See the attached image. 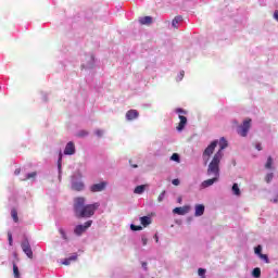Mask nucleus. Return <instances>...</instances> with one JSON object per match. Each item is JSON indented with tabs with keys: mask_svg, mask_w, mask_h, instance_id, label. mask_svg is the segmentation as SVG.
<instances>
[{
	"mask_svg": "<svg viewBox=\"0 0 278 278\" xmlns=\"http://www.w3.org/2000/svg\"><path fill=\"white\" fill-rule=\"evenodd\" d=\"M99 207H101L99 202L86 205V199L84 198H76L74 201V212L77 218H92Z\"/></svg>",
	"mask_w": 278,
	"mask_h": 278,
	"instance_id": "f257e3e1",
	"label": "nucleus"
},
{
	"mask_svg": "<svg viewBox=\"0 0 278 278\" xmlns=\"http://www.w3.org/2000/svg\"><path fill=\"white\" fill-rule=\"evenodd\" d=\"M207 175H214V177L201 182L200 188L202 190L210 188V186H214V184L220 179V165H218V156L212 159L211 163L208 164Z\"/></svg>",
	"mask_w": 278,
	"mask_h": 278,
	"instance_id": "f03ea898",
	"label": "nucleus"
},
{
	"mask_svg": "<svg viewBox=\"0 0 278 278\" xmlns=\"http://www.w3.org/2000/svg\"><path fill=\"white\" fill-rule=\"evenodd\" d=\"M216 147H218V140H213L203 151L202 153V160L204 164H207L210 162V157L214 154V151L216 150Z\"/></svg>",
	"mask_w": 278,
	"mask_h": 278,
	"instance_id": "7ed1b4c3",
	"label": "nucleus"
},
{
	"mask_svg": "<svg viewBox=\"0 0 278 278\" xmlns=\"http://www.w3.org/2000/svg\"><path fill=\"white\" fill-rule=\"evenodd\" d=\"M81 174L79 172L75 173L72 176L71 186L72 190H75L76 192H81L84 190L85 185L84 181H81Z\"/></svg>",
	"mask_w": 278,
	"mask_h": 278,
	"instance_id": "20e7f679",
	"label": "nucleus"
},
{
	"mask_svg": "<svg viewBox=\"0 0 278 278\" xmlns=\"http://www.w3.org/2000/svg\"><path fill=\"white\" fill-rule=\"evenodd\" d=\"M81 68L85 71H92L94 68V54L85 53L83 56Z\"/></svg>",
	"mask_w": 278,
	"mask_h": 278,
	"instance_id": "39448f33",
	"label": "nucleus"
},
{
	"mask_svg": "<svg viewBox=\"0 0 278 278\" xmlns=\"http://www.w3.org/2000/svg\"><path fill=\"white\" fill-rule=\"evenodd\" d=\"M229 143L227 142V139H225V137H222L219 140V150L213 156V160H216L217 157V165L219 166L224 155L223 151H225V149H227Z\"/></svg>",
	"mask_w": 278,
	"mask_h": 278,
	"instance_id": "423d86ee",
	"label": "nucleus"
},
{
	"mask_svg": "<svg viewBox=\"0 0 278 278\" xmlns=\"http://www.w3.org/2000/svg\"><path fill=\"white\" fill-rule=\"evenodd\" d=\"M90 227H92V219L87 220L85 224L76 225L74 228V233L78 237L84 236V233H86Z\"/></svg>",
	"mask_w": 278,
	"mask_h": 278,
	"instance_id": "0eeeda50",
	"label": "nucleus"
},
{
	"mask_svg": "<svg viewBox=\"0 0 278 278\" xmlns=\"http://www.w3.org/2000/svg\"><path fill=\"white\" fill-rule=\"evenodd\" d=\"M249 129H251V119H244L242 125L238 126L237 134L241 138H247L249 136Z\"/></svg>",
	"mask_w": 278,
	"mask_h": 278,
	"instance_id": "6e6552de",
	"label": "nucleus"
},
{
	"mask_svg": "<svg viewBox=\"0 0 278 278\" xmlns=\"http://www.w3.org/2000/svg\"><path fill=\"white\" fill-rule=\"evenodd\" d=\"M22 251L31 260L34 257V251H31V245L29 244V239L24 238L22 241Z\"/></svg>",
	"mask_w": 278,
	"mask_h": 278,
	"instance_id": "1a4fd4ad",
	"label": "nucleus"
},
{
	"mask_svg": "<svg viewBox=\"0 0 278 278\" xmlns=\"http://www.w3.org/2000/svg\"><path fill=\"white\" fill-rule=\"evenodd\" d=\"M108 187L106 181H101L99 184H93L90 186V192H103L105 188Z\"/></svg>",
	"mask_w": 278,
	"mask_h": 278,
	"instance_id": "9d476101",
	"label": "nucleus"
},
{
	"mask_svg": "<svg viewBox=\"0 0 278 278\" xmlns=\"http://www.w3.org/2000/svg\"><path fill=\"white\" fill-rule=\"evenodd\" d=\"M63 153L64 155H75L76 153L75 142L73 141L67 142Z\"/></svg>",
	"mask_w": 278,
	"mask_h": 278,
	"instance_id": "9b49d317",
	"label": "nucleus"
},
{
	"mask_svg": "<svg viewBox=\"0 0 278 278\" xmlns=\"http://www.w3.org/2000/svg\"><path fill=\"white\" fill-rule=\"evenodd\" d=\"M190 212L189 206H178L173 210V214H177L178 216H186Z\"/></svg>",
	"mask_w": 278,
	"mask_h": 278,
	"instance_id": "f8f14e48",
	"label": "nucleus"
},
{
	"mask_svg": "<svg viewBox=\"0 0 278 278\" xmlns=\"http://www.w3.org/2000/svg\"><path fill=\"white\" fill-rule=\"evenodd\" d=\"M179 124L176 127L177 131H184V129H186V125H188V117L184 116V115H179Z\"/></svg>",
	"mask_w": 278,
	"mask_h": 278,
	"instance_id": "ddd939ff",
	"label": "nucleus"
},
{
	"mask_svg": "<svg viewBox=\"0 0 278 278\" xmlns=\"http://www.w3.org/2000/svg\"><path fill=\"white\" fill-rule=\"evenodd\" d=\"M140 116V113L137 110H129L126 113L127 121H136Z\"/></svg>",
	"mask_w": 278,
	"mask_h": 278,
	"instance_id": "4468645a",
	"label": "nucleus"
},
{
	"mask_svg": "<svg viewBox=\"0 0 278 278\" xmlns=\"http://www.w3.org/2000/svg\"><path fill=\"white\" fill-rule=\"evenodd\" d=\"M77 257H79V255L77 253H73L70 257L64 258L62 264L64 266H71V262H77Z\"/></svg>",
	"mask_w": 278,
	"mask_h": 278,
	"instance_id": "2eb2a0df",
	"label": "nucleus"
},
{
	"mask_svg": "<svg viewBox=\"0 0 278 278\" xmlns=\"http://www.w3.org/2000/svg\"><path fill=\"white\" fill-rule=\"evenodd\" d=\"M203 214H205V205L197 204L194 216H203Z\"/></svg>",
	"mask_w": 278,
	"mask_h": 278,
	"instance_id": "dca6fc26",
	"label": "nucleus"
},
{
	"mask_svg": "<svg viewBox=\"0 0 278 278\" xmlns=\"http://www.w3.org/2000/svg\"><path fill=\"white\" fill-rule=\"evenodd\" d=\"M62 157H63V154L62 152H60L59 159H58L59 181H62Z\"/></svg>",
	"mask_w": 278,
	"mask_h": 278,
	"instance_id": "f3484780",
	"label": "nucleus"
},
{
	"mask_svg": "<svg viewBox=\"0 0 278 278\" xmlns=\"http://www.w3.org/2000/svg\"><path fill=\"white\" fill-rule=\"evenodd\" d=\"M140 25H151L153 23V17L151 16H143L139 18Z\"/></svg>",
	"mask_w": 278,
	"mask_h": 278,
	"instance_id": "a211bd4d",
	"label": "nucleus"
},
{
	"mask_svg": "<svg viewBox=\"0 0 278 278\" xmlns=\"http://www.w3.org/2000/svg\"><path fill=\"white\" fill-rule=\"evenodd\" d=\"M181 21H184V17L181 15H177L172 21V27H174V29H177L179 27L178 25H179V23H181Z\"/></svg>",
	"mask_w": 278,
	"mask_h": 278,
	"instance_id": "6ab92c4d",
	"label": "nucleus"
},
{
	"mask_svg": "<svg viewBox=\"0 0 278 278\" xmlns=\"http://www.w3.org/2000/svg\"><path fill=\"white\" fill-rule=\"evenodd\" d=\"M231 192L235 194V197H240L242 192L240 191V187L238 186V182H233L231 187Z\"/></svg>",
	"mask_w": 278,
	"mask_h": 278,
	"instance_id": "aec40b11",
	"label": "nucleus"
},
{
	"mask_svg": "<svg viewBox=\"0 0 278 278\" xmlns=\"http://www.w3.org/2000/svg\"><path fill=\"white\" fill-rule=\"evenodd\" d=\"M36 177H38L37 172L27 173L23 178V181H27L28 179H33V181H36Z\"/></svg>",
	"mask_w": 278,
	"mask_h": 278,
	"instance_id": "412c9836",
	"label": "nucleus"
},
{
	"mask_svg": "<svg viewBox=\"0 0 278 278\" xmlns=\"http://www.w3.org/2000/svg\"><path fill=\"white\" fill-rule=\"evenodd\" d=\"M140 223L143 227H149V225H151V216L140 217Z\"/></svg>",
	"mask_w": 278,
	"mask_h": 278,
	"instance_id": "4be33fe9",
	"label": "nucleus"
},
{
	"mask_svg": "<svg viewBox=\"0 0 278 278\" xmlns=\"http://www.w3.org/2000/svg\"><path fill=\"white\" fill-rule=\"evenodd\" d=\"M144 190H147V186L139 185L135 188L134 193L135 194H143Z\"/></svg>",
	"mask_w": 278,
	"mask_h": 278,
	"instance_id": "5701e85b",
	"label": "nucleus"
},
{
	"mask_svg": "<svg viewBox=\"0 0 278 278\" xmlns=\"http://www.w3.org/2000/svg\"><path fill=\"white\" fill-rule=\"evenodd\" d=\"M172 162H176L177 164L181 163V155L179 153H173L172 156L169 157Z\"/></svg>",
	"mask_w": 278,
	"mask_h": 278,
	"instance_id": "b1692460",
	"label": "nucleus"
},
{
	"mask_svg": "<svg viewBox=\"0 0 278 278\" xmlns=\"http://www.w3.org/2000/svg\"><path fill=\"white\" fill-rule=\"evenodd\" d=\"M59 233L65 242H68V235H66V230L64 228H59Z\"/></svg>",
	"mask_w": 278,
	"mask_h": 278,
	"instance_id": "393cba45",
	"label": "nucleus"
},
{
	"mask_svg": "<svg viewBox=\"0 0 278 278\" xmlns=\"http://www.w3.org/2000/svg\"><path fill=\"white\" fill-rule=\"evenodd\" d=\"M252 277L254 278H260L262 277V269H260V267H256L252 270Z\"/></svg>",
	"mask_w": 278,
	"mask_h": 278,
	"instance_id": "a878e982",
	"label": "nucleus"
},
{
	"mask_svg": "<svg viewBox=\"0 0 278 278\" xmlns=\"http://www.w3.org/2000/svg\"><path fill=\"white\" fill-rule=\"evenodd\" d=\"M265 168H267L268 170H270L273 168V156H268L267 157V162L265 164Z\"/></svg>",
	"mask_w": 278,
	"mask_h": 278,
	"instance_id": "bb28decb",
	"label": "nucleus"
},
{
	"mask_svg": "<svg viewBox=\"0 0 278 278\" xmlns=\"http://www.w3.org/2000/svg\"><path fill=\"white\" fill-rule=\"evenodd\" d=\"M11 216L14 220V223H18V212L16 210H11Z\"/></svg>",
	"mask_w": 278,
	"mask_h": 278,
	"instance_id": "cd10ccee",
	"label": "nucleus"
},
{
	"mask_svg": "<svg viewBox=\"0 0 278 278\" xmlns=\"http://www.w3.org/2000/svg\"><path fill=\"white\" fill-rule=\"evenodd\" d=\"M13 274L15 278H21V271L18 270V266L13 264Z\"/></svg>",
	"mask_w": 278,
	"mask_h": 278,
	"instance_id": "c85d7f7f",
	"label": "nucleus"
},
{
	"mask_svg": "<svg viewBox=\"0 0 278 278\" xmlns=\"http://www.w3.org/2000/svg\"><path fill=\"white\" fill-rule=\"evenodd\" d=\"M77 138H86L88 136L87 130H78L76 134Z\"/></svg>",
	"mask_w": 278,
	"mask_h": 278,
	"instance_id": "c756f323",
	"label": "nucleus"
},
{
	"mask_svg": "<svg viewBox=\"0 0 278 278\" xmlns=\"http://www.w3.org/2000/svg\"><path fill=\"white\" fill-rule=\"evenodd\" d=\"M274 177H275V174L269 173V174L266 175L265 181H266L267 184H270V182L273 181V178H274Z\"/></svg>",
	"mask_w": 278,
	"mask_h": 278,
	"instance_id": "7c9ffc66",
	"label": "nucleus"
},
{
	"mask_svg": "<svg viewBox=\"0 0 278 278\" xmlns=\"http://www.w3.org/2000/svg\"><path fill=\"white\" fill-rule=\"evenodd\" d=\"M131 231H142V226H137L135 224L130 225Z\"/></svg>",
	"mask_w": 278,
	"mask_h": 278,
	"instance_id": "2f4dec72",
	"label": "nucleus"
},
{
	"mask_svg": "<svg viewBox=\"0 0 278 278\" xmlns=\"http://www.w3.org/2000/svg\"><path fill=\"white\" fill-rule=\"evenodd\" d=\"M254 253H255V255H257L258 257H260V255H262V245H256L255 248H254Z\"/></svg>",
	"mask_w": 278,
	"mask_h": 278,
	"instance_id": "473e14b6",
	"label": "nucleus"
},
{
	"mask_svg": "<svg viewBox=\"0 0 278 278\" xmlns=\"http://www.w3.org/2000/svg\"><path fill=\"white\" fill-rule=\"evenodd\" d=\"M258 257L261 260H263V262H265L266 264H268L270 262L267 254H261Z\"/></svg>",
	"mask_w": 278,
	"mask_h": 278,
	"instance_id": "72a5a7b5",
	"label": "nucleus"
},
{
	"mask_svg": "<svg viewBox=\"0 0 278 278\" xmlns=\"http://www.w3.org/2000/svg\"><path fill=\"white\" fill-rule=\"evenodd\" d=\"M205 273H207V270L205 268H199L198 269V275L199 277H205Z\"/></svg>",
	"mask_w": 278,
	"mask_h": 278,
	"instance_id": "f704fd0d",
	"label": "nucleus"
},
{
	"mask_svg": "<svg viewBox=\"0 0 278 278\" xmlns=\"http://www.w3.org/2000/svg\"><path fill=\"white\" fill-rule=\"evenodd\" d=\"M165 197H166V191L161 192V194L157 198L159 203H162V201H164Z\"/></svg>",
	"mask_w": 278,
	"mask_h": 278,
	"instance_id": "c9c22d12",
	"label": "nucleus"
},
{
	"mask_svg": "<svg viewBox=\"0 0 278 278\" xmlns=\"http://www.w3.org/2000/svg\"><path fill=\"white\" fill-rule=\"evenodd\" d=\"M8 240H9V245L12 247V244H14V239L12 238V233L10 231L8 232Z\"/></svg>",
	"mask_w": 278,
	"mask_h": 278,
	"instance_id": "e433bc0d",
	"label": "nucleus"
},
{
	"mask_svg": "<svg viewBox=\"0 0 278 278\" xmlns=\"http://www.w3.org/2000/svg\"><path fill=\"white\" fill-rule=\"evenodd\" d=\"M184 75H186V72L181 71V72L178 74V76H177V78H176V81H181V79H184Z\"/></svg>",
	"mask_w": 278,
	"mask_h": 278,
	"instance_id": "4c0bfd02",
	"label": "nucleus"
},
{
	"mask_svg": "<svg viewBox=\"0 0 278 278\" xmlns=\"http://www.w3.org/2000/svg\"><path fill=\"white\" fill-rule=\"evenodd\" d=\"M175 112H176V114H187V112H186V110H184V109H181V108H177L176 110H175Z\"/></svg>",
	"mask_w": 278,
	"mask_h": 278,
	"instance_id": "58836bf2",
	"label": "nucleus"
},
{
	"mask_svg": "<svg viewBox=\"0 0 278 278\" xmlns=\"http://www.w3.org/2000/svg\"><path fill=\"white\" fill-rule=\"evenodd\" d=\"M173 186H179V184H181V181L179 180V178H175L172 180Z\"/></svg>",
	"mask_w": 278,
	"mask_h": 278,
	"instance_id": "ea45409f",
	"label": "nucleus"
},
{
	"mask_svg": "<svg viewBox=\"0 0 278 278\" xmlns=\"http://www.w3.org/2000/svg\"><path fill=\"white\" fill-rule=\"evenodd\" d=\"M94 135L98 136V138H101V136H103V130L98 129L94 131Z\"/></svg>",
	"mask_w": 278,
	"mask_h": 278,
	"instance_id": "a19ab883",
	"label": "nucleus"
},
{
	"mask_svg": "<svg viewBox=\"0 0 278 278\" xmlns=\"http://www.w3.org/2000/svg\"><path fill=\"white\" fill-rule=\"evenodd\" d=\"M141 242H142L143 247H147V242H149V239H147V237L142 236Z\"/></svg>",
	"mask_w": 278,
	"mask_h": 278,
	"instance_id": "79ce46f5",
	"label": "nucleus"
},
{
	"mask_svg": "<svg viewBox=\"0 0 278 278\" xmlns=\"http://www.w3.org/2000/svg\"><path fill=\"white\" fill-rule=\"evenodd\" d=\"M255 149L256 151H262V143H256Z\"/></svg>",
	"mask_w": 278,
	"mask_h": 278,
	"instance_id": "37998d69",
	"label": "nucleus"
},
{
	"mask_svg": "<svg viewBox=\"0 0 278 278\" xmlns=\"http://www.w3.org/2000/svg\"><path fill=\"white\" fill-rule=\"evenodd\" d=\"M141 267L143 268V270H148L147 262H142V263H141Z\"/></svg>",
	"mask_w": 278,
	"mask_h": 278,
	"instance_id": "c03bdc74",
	"label": "nucleus"
},
{
	"mask_svg": "<svg viewBox=\"0 0 278 278\" xmlns=\"http://www.w3.org/2000/svg\"><path fill=\"white\" fill-rule=\"evenodd\" d=\"M260 5H266V0H258Z\"/></svg>",
	"mask_w": 278,
	"mask_h": 278,
	"instance_id": "a18cd8bd",
	"label": "nucleus"
},
{
	"mask_svg": "<svg viewBox=\"0 0 278 278\" xmlns=\"http://www.w3.org/2000/svg\"><path fill=\"white\" fill-rule=\"evenodd\" d=\"M274 18L278 22V11L274 12Z\"/></svg>",
	"mask_w": 278,
	"mask_h": 278,
	"instance_id": "49530a36",
	"label": "nucleus"
},
{
	"mask_svg": "<svg viewBox=\"0 0 278 278\" xmlns=\"http://www.w3.org/2000/svg\"><path fill=\"white\" fill-rule=\"evenodd\" d=\"M14 175H21V168H16L15 172H14Z\"/></svg>",
	"mask_w": 278,
	"mask_h": 278,
	"instance_id": "de8ad7c7",
	"label": "nucleus"
},
{
	"mask_svg": "<svg viewBox=\"0 0 278 278\" xmlns=\"http://www.w3.org/2000/svg\"><path fill=\"white\" fill-rule=\"evenodd\" d=\"M154 240L155 242H160V237L157 236V233L154 235Z\"/></svg>",
	"mask_w": 278,
	"mask_h": 278,
	"instance_id": "09e8293b",
	"label": "nucleus"
},
{
	"mask_svg": "<svg viewBox=\"0 0 278 278\" xmlns=\"http://www.w3.org/2000/svg\"><path fill=\"white\" fill-rule=\"evenodd\" d=\"M130 166H131L132 168H138V165H136V164H135V165H131V164H130Z\"/></svg>",
	"mask_w": 278,
	"mask_h": 278,
	"instance_id": "8fccbe9b",
	"label": "nucleus"
},
{
	"mask_svg": "<svg viewBox=\"0 0 278 278\" xmlns=\"http://www.w3.org/2000/svg\"><path fill=\"white\" fill-rule=\"evenodd\" d=\"M277 202H278V199L275 198V199L273 200V203H277Z\"/></svg>",
	"mask_w": 278,
	"mask_h": 278,
	"instance_id": "3c124183",
	"label": "nucleus"
},
{
	"mask_svg": "<svg viewBox=\"0 0 278 278\" xmlns=\"http://www.w3.org/2000/svg\"><path fill=\"white\" fill-rule=\"evenodd\" d=\"M43 101H47V96H43Z\"/></svg>",
	"mask_w": 278,
	"mask_h": 278,
	"instance_id": "603ef678",
	"label": "nucleus"
},
{
	"mask_svg": "<svg viewBox=\"0 0 278 278\" xmlns=\"http://www.w3.org/2000/svg\"><path fill=\"white\" fill-rule=\"evenodd\" d=\"M178 203H181V198H178Z\"/></svg>",
	"mask_w": 278,
	"mask_h": 278,
	"instance_id": "864d4df0",
	"label": "nucleus"
},
{
	"mask_svg": "<svg viewBox=\"0 0 278 278\" xmlns=\"http://www.w3.org/2000/svg\"><path fill=\"white\" fill-rule=\"evenodd\" d=\"M202 278H205V276H203Z\"/></svg>",
	"mask_w": 278,
	"mask_h": 278,
	"instance_id": "5fc2aeb1",
	"label": "nucleus"
}]
</instances>
